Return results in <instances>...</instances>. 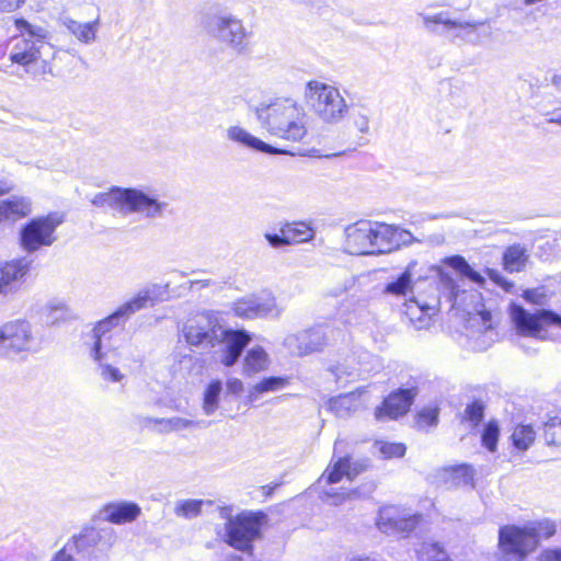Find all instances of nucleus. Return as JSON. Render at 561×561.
<instances>
[{
    "mask_svg": "<svg viewBox=\"0 0 561 561\" xmlns=\"http://www.w3.org/2000/svg\"><path fill=\"white\" fill-rule=\"evenodd\" d=\"M330 327L319 324L297 333L288 334L283 342L284 347L293 356H307L312 353L322 352L329 342Z\"/></svg>",
    "mask_w": 561,
    "mask_h": 561,
    "instance_id": "4468645a",
    "label": "nucleus"
},
{
    "mask_svg": "<svg viewBox=\"0 0 561 561\" xmlns=\"http://www.w3.org/2000/svg\"><path fill=\"white\" fill-rule=\"evenodd\" d=\"M420 515L399 516L394 507L382 508L377 519L380 531L387 535L408 536L420 522Z\"/></svg>",
    "mask_w": 561,
    "mask_h": 561,
    "instance_id": "6ab92c4d",
    "label": "nucleus"
},
{
    "mask_svg": "<svg viewBox=\"0 0 561 561\" xmlns=\"http://www.w3.org/2000/svg\"><path fill=\"white\" fill-rule=\"evenodd\" d=\"M369 359H374V356L367 351H362L357 360L352 357L351 359H346L343 364L330 367V371L335 376L336 381L348 382L360 377L362 374L371 370V367L368 366Z\"/></svg>",
    "mask_w": 561,
    "mask_h": 561,
    "instance_id": "b1692460",
    "label": "nucleus"
},
{
    "mask_svg": "<svg viewBox=\"0 0 561 561\" xmlns=\"http://www.w3.org/2000/svg\"><path fill=\"white\" fill-rule=\"evenodd\" d=\"M227 136L231 141L242 145L243 147L267 153V154H279L286 153V150L278 149L260 138L251 135L249 131L239 126H231L227 130Z\"/></svg>",
    "mask_w": 561,
    "mask_h": 561,
    "instance_id": "393cba45",
    "label": "nucleus"
},
{
    "mask_svg": "<svg viewBox=\"0 0 561 561\" xmlns=\"http://www.w3.org/2000/svg\"><path fill=\"white\" fill-rule=\"evenodd\" d=\"M417 394L416 387L399 388L392 391L382 402V405L377 408L375 416L379 421L386 419H397L405 414Z\"/></svg>",
    "mask_w": 561,
    "mask_h": 561,
    "instance_id": "f3484780",
    "label": "nucleus"
},
{
    "mask_svg": "<svg viewBox=\"0 0 561 561\" xmlns=\"http://www.w3.org/2000/svg\"><path fill=\"white\" fill-rule=\"evenodd\" d=\"M561 431V423H557L556 420H550L543 425V438L547 445L560 446L561 440L559 439V432Z\"/></svg>",
    "mask_w": 561,
    "mask_h": 561,
    "instance_id": "8fccbe9b",
    "label": "nucleus"
},
{
    "mask_svg": "<svg viewBox=\"0 0 561 561\" xmlns=\"http://www.w3.org/2000/svg\"><path fill=\"white\" fill-rule=\"evenodd\" d=\"M404 306V313L415 329L421 330L430 324L431 317L434 313L433 307L426 304L421 305L415 298L409 299Z\"/></svg>",
    "mask_w": 561,
    "mask_h": 561,
    "instance_id": "2f4dec72",
    "label": "nucleus"
},
{
    "mask_svg": "<svg viewBox=\"0 0 561 561\" xmlns=\"http://www.w3.org/2000/svg\"><path fill=\"white\" fill-rule=\"evenodd\" d=\"M486 273L496 285L501 286L507 291L514 286L513 283L507 280L499 271L486 268Z\"/></svg>",
    "mask_w": 561,
    "mask_h": 561,
    "instance_id": "13d9d810",
    "label": "nucleus"
},
{
    "mask_svg": "<svg viewBox=\"0 0 561 561\" xmlns=\"http://www.w3.org/2000/svg\"><path fill=\"white\" fill-rule=\"evenodd\" d=\"M169 204L147 187H124L122 215L139 214L146 219L161 218Z\"/></svg>",
    "mask_w": 561,
    "mask_h": 561,
    "instance_id": "f8f14e48",
    "label": "nucleus"
},
{
    "mask_svg": "<svg viewBox=\"0 0 561 561\" xmlns=\"http://www.w3.org/2000/svg\"><path fill=\"white\" fill-rule=\"evenodd\" d=\"M354 285L352 278H345L342 284L329 289L328 294L332 297H339L346 293Z\"/></svg>",
    "mask_w": 561,
    "mask_h": 561,
    "instance_id": "052dcab7",
    "label": "nucleus"
},
{
    "mask_svg": "<svg viewBox=\"0 0 561 561\" xmlns=\"http://www.w3.org/2000/svg\"><path fill=\"white\" fill-rule=\"evenodd\" d=\"M211 503V501L197 499L180 500L175 503L173 512L178 517L192 519L202 514L204 504L210 505Z\"/></svg>",
    "mask_w": 561,
    "mask_h": 561,
    "instance_id": "4c0bfd02",
    "label": "nucleus"
},
{
    "mask_svg": "<svg viewBox=\"0 0 561 561\" xmlns=\"http://www.w3.org/2000/svg\"><path fill=\"white\" fill-rule=\"evenodd\" d=\"M169 297V284H150L140 289L134 297L118 306L111 314L96 323L93 329V344L91 356L98 363L99 375L105 381L119 382L124 374L112 364L111 345L108 333L114 329L124 325L133 314L153 306L156 302L164 301Z\"/></svg>",
    "mask_w": 561,
    "mask_h": 561,
    "instance_id": "f257e3e1",
    "label": "nucleus"
},
{
    "mask_svg": "<svg viewBox=\"0 0 561 561\" xmlns=\"http://www.w3.org/2000/svg\"><path fill=\"white\" fill-rule=\"evenodd\" d=\"M268 356L262 346H254L247 352L244 357V373L252 375L267 367Z\"/></svg>",
    "mask_w": 561,
    "mask_h": 561,
    "instance_id": "e433bc0d",
    "label": "nucleus"
},
{
    "mask_svg": "<svg viewBox=\"0 0 561 561\" xmlns=\"http://www.w3.org/2000/svg\"><path fill=\"white\" fill-rule=\"evenodd\" d=\"M182 332L190 345L214 347L224 334V328L217 317L207 311L187 320Z\"/></svg>",
    "mask_w": 561,
    "mask_h": 561,
    "instance_id": "ddd939ff",
    "label": "nucleus"
},
{
    "mask_svg": "<svg viewBox=\"0 0 561 561\" xmlns=\"http://www.w3.org/2000/svg\"><path fill=\"white\" fill-rule=\"evenodd\" d=\"M369 466V460L366 458L353 459L351 456L340 457L324 471L322 479H325L329 484L337 483L343 477L352 481L358 474L365 472Z\"/></svg>",
    "mask_w": 561,
    "mask_h": 561,
    "instance_id": "aec40b11",
    "label": "nucleus"
},
{
    "mask_svg": "<svg viewBox=\"0 0 561 561\" xmlns=\"http://www.w3.org/2000/svg\"><path fill=\"white\" fill-rule=\"evenodd\" d=\"M479 25H483V23L482 22H474V23L468 22L466 25L465 38L462 42L470 43L473 45L479 44L480 43V33L477 30V27Z\"/></svg>",
    "mask_w": 561,
    "mask_h": 561,
    "instance_id": "4d7b16f0",
    "label": "nucleus"
},
{
    "mask_svg": "<svg viewBox=\"0 0 561 561\" xmlns=\"http://www.w3.org/2000/svg\"><path fill=\"white\" fill-rule=\"evenodd\" d=\"M415 241L413 234L405 229H401L396 226V233L393 238V250L398 249L401 245H410Z\"/></svg>",
    "mask_w": 561,
    "mask_h": 561,
    "instance_id": "5fc2aeb1",
    "label": "nucleus"
},
{
    "mask_svg": "<svg viewBox=\"0 0 561 561\" xmlns=\"http://www.w3.org/2000/svg\"><path fill=\"white\" fill-rule=\"evenodd\" d=\"M467 23L468 22L451 20L444 12L424 16V24L428 28H432L436 32H442L453 41H456L459 37V32L466 31Z\"/></svg>",
    "mask_w": 561,
    "mask_h": 561,
    "instance_id": "cd10ccee",
    "label": "nucleus"
},
{
    "mask_svg": "<svg viewBox=\"0 0 561 561\" xmlns=\"http://www.w3.org/2000/svg\"><path fill=\"white\" fill-rule=\"evenodd\" d=\"M374 446L385 459L401 458L407 451V447L402 443L376 440Z\"/></svg>",
    "mask_w": 561,
    "mask_h": 561,
    "instance_id": "c03bdc74",
    "label": "nucleus"
},
{
    "mask_svg": "<svg viewBox=\"0 0 561 561\" xmlns=\"http://www.w3.org/2000/svg\"><path fill=\"white\" fill-rule=\"evenodd\" d=\"M394 233L396 226L375 221L373 234V255L389 253L393 251Z\"/></svg>",
    "mask_w": 561,
    "mask_h": 561,
    "instance_id": "c756f323",
    "label": "nucleus"
},
{
    "mask_svg": "<svg viewBox=\"0 0 561 561\" xmlns=\"http://www.w3.org/2000/svg\"><path fill=\"white\" fill-rule=\"evenodd\" d=\"M287 377L270 376L263 378L260 382L249 390L248 400L254 402L261 393L277 391L288 385Z\"/></svg>",
    "mask_w": 561,
    "mask_h": 561,
    "instance_id": "c9c22d12",
    "label": "nucleus"
},
{
    "mask_svg": "<svg viewBox=\"0 0 561 561\" xmlns=\"http://www.w3.org/2000/svg\"><path fill=\"white\" fill-rule=\"evenodd\" d=\"M41 343L33 334L32 324L23 319L8 321L0 327V357L20 353H37Z\"/></svg>",
    "mask_w": 561,
    "mask_h": 561,
    "instance_id": "1a4fd4ad",
    "label": "nucleus"
},
{
    "mask_svg": "<svg viewBox=\"0 0 561 561\" xmlns=\"http://www.w3.org/2000/svg\"><path fill=\"white\" fill-rule=\"evenodd\" d=\"M512 321L524 335L537 336L545 325H554L561 329V316L548 309H540L531 313L517 304L510 307Z\"/></svg>",
    "mask_w": 561,
    "mask_h": 561,
    "instance_id": "2eb2a0df",
    "label": "nucleus"
},
{
    "mask_svg": "<svg viewBox=\"0 0 561 561\" xmlns=\"http://www.w3.org/2000/svg\"><path fill=\"white\" fill-rule=\"evenodd\" d=\"M286 229L289 243H300L312 238L313 231L304 222L287 225Z\"/></svg>",
    "mask_w": 561,
    "mask_h": 561,
    "instance_id": "a18cd8bd",
    "label": "nucleus"
},
{
    "mask_svg": "<svg viewBox=\"0 0 561 561\" xmlns=\"http://www.w3.org/2000/svg\"><path fill=\"white\" fill-rule=\"evenodd\" d=\"M539 545V534L533 527L505 525L499 529L501 561H526Z\"/></svg>",
    "mask_w": 561,
    "mask_h": 561,
    "instance_id": "423d86ee",
    "label": "nucleus"
},
{
    "mask_svg": "<svg viewBox=\"0 0 561 561\" xmlns=\"http://www.w3.org/2000/svg\"><path fill=\"white\" fill-rule=\"evenodd\" d=\"M32 213V203L24 196H11L0 201V222L16 221Z\"/></svg>",
    "mask_w": 561,
    "mask_h": 561,
    "instance_id": "bb28decb",
    "label": "nucleus"
},
{
    "mask_svg": "<svg viewBox=\"0 0 561 561\" xmlns=\"http://www.w3.org/2000/svg\"><path fill=\"white\" fill-rule=\"evenodd\" d=\"M213 285H216V282L213 280V279H195V280H190V289H202V288H207V287H210Z\"/></svg>",
    "mask_w": 561,
    "mask_h": 561,
    "instance_id": "69168bd1",
    "label": "nucleus"
},
{
    "mask_svg": "<svg viewBox=\"0 0 561 561\" xmlns=\"http://www.w3.org/2000/svg\"><path fill=\"white\" fill-rule=\"evenodd\" d=\"M547 115L549 116L547 119L549 123L561 125V108H556Z\"/></svg>",
    "mask_w": 561,
    "mask_h": 561,
    "instance_id": "774afa93",
    "label": "nucleus"
},
{
    "mask_svg": "<svg viewBox=\"0 0 561 561\" xmlns=\"http://www.w3.org/2000/svg\"><path fill=\"white\" fill-rule=\"evenodd\" d=\"M62 25L81 43L90 45L96 38V32L100 24L99 19L81 23L71 18L65 16Z\"/></svg>",
    "mask_w": 561,
    "mask_h": 561,
    "instance_id": "c85d7f7f",
    "label": "nucleus"
},
{
    "mask_svg": "<svg viewBox=\"0 0 561 561\" xmlns=\"http://www.w3.org/2000/svg\"><path fill=\"white\" fill-rule=\"evenodd\" d=\"M375 489L376 484L373 481H370L363 484L359 488L352 489L348 492L339 494V496H342V499L366 497L369 496L375 491Z\"/></svg>",
    "mask_w": 561,
    "mask_h": 561,
    "instance_id": "864d4df0",
    "label": "nucleus"
},
{
    "mask_svg": "<svg viewBox=\"0 0 561 561\" xmlns=\"http://www.w3.org/2000/svg\"><path fill=\"white\" fill-rule=\"evenodd\" d=\"M540 561H561V549L543 551L540 556Z\"/></svg>",
    "mask_w": 561,
    "mask_h": 561,
    "instance_id": "0e129e2a",
    "label": "nucleus"
},
{
    "mask_svg": "<svg viewBox=\"0 0 561 561\" xmlns=\"http://www.w3.org/2000/svg\"><path fill=\"white\" fill-rule=\"evenodd\" d=\"M233 313L243 319H254L263 317H278L280 309L272 296L245 297L233 304Z\"/></svg>",
    "mask_w": 561,
    "mask_h": 561,
    "instance_id": "dca6fc26",
    "label": "nucleus"
},
{
    "mask_svg": "<svg viewBox=\"0 0 561 561\" xmlns=\"http://www.w3.org/2000/svg\"><path fill=\"white\" fill-rule=\"evenodd\" d=\"M484 411L485 405L483 401L476 399L466 407L463 420L470 422L476 427L483 420Z\"/></svg>",
    "mask_w": 561,
    "mask_h": 561,
    "instance_id": "de8ad7c7",
    "label": "nucleus"
},
{
    "mask_svg": "<svg viewBox=\"0 0 561 561\" xmlns=\"http://www.w3.org/2000/svg\"><path fill=\"white\" fill-rule=\"evenodd\" d=\"M72 551H75L72 543L68 541L65 547L54 556L51 561H76L71 553Z\"/></svg>",
    "mask_w": 561,
    "mask_h": 561,
    "instance_id": "bf43d9fd",
    "label": "nucleus"
},
{
    "mask_svg": "<svg viewBox=\"0 0 561 561\" xmlns=\"http://www.w3.org/2000/svg\"><path fill=\"white\" fill-rule=\"evenodd\" d=\"M103 513L106 520L121 525L136 520L141 514V508L135 502L121 501L106 504Z\"/></svg>",
    "mask_w": 561,
    "mask_h": 561,
    "instance_id": "a878e982",
    "label": "nucleus"
},
{
    "mask_svg": "<svg viewBox=\"0 0 561 561\" xmlns=\"http://www.w3.org/2000/svg\"><path fill=\"white\" fill-rule=\"evenodd\" d=\"M220 517L226 519L224 542L242 552V556H231L230 561H261L254 554V542L263 537L267 515L261 511H243L232 516L228 507H222Z\"/></svg>",
    "mask_w": 561,
    "mask_h": 561,
    "instance_id": "f03ea898",
    "label": "nucleus"
},
{
    "mask_svg": "<svg viewBox=\"0 0 561 561\" xmlns=\"http://www.w3.org/2000/svg\"><path fill=\"white\" fill-rule=\"evenodd\" d=\"M414 266L415 263L409 264L402 273L386 285L383 293L394 297H407L409 294H412V271Z\"/></svg>",
    "mask_w": 561,
    "mask_h": 561,
    "instance_id": "72a5a7b5",
    "label": "nucleus"
},
{
    "mask_svg": "<svg viewBox=\"0 0 561 561\" xmlns=\"http://www.w3.org/2000/svg\"><path fill=\"white\" fill-rule=\"evenodd\" d=\"M500 436V426L496 421H489L481 433L482 445L491 453H494L497 448V442Z\"/></svg>",
    "mask_w": 561,
    "mask_h": 561,
    "instance_id": "37998d69",
    "label": "nucleus"
},
{
    "mask_svg": "<svg viewBox=\"0 0 561 561\" xmlns=\"http://www.w3.org/2000/svg\"><path fill=\"white\" fill-rule=\"evenodd\" d=\"M140 425L145 427H152L158 433L167 434L171 432H180L191 427L206 428L211 422L205 420H188L180 416L169 419H156V417H141Z\"/></svg>",
    "mask_w": 561,
    "mask_h": 561,
    "instance_id": "5701e85b",
    "label": "nucleus"
},
{
    "mask_svg": "<svg viewBox=\"0 0 561 561\" xmlns=\"http://www.w3.org/2000/svg\"><path fill=\"white\" fill-rule=\"evenodd\" d=\"M123 194L124 187L114 185L106 192H100L93 195L90 198V203L95 207H108L122 214Z\"/></svg>",
    "mask_w": 561,
    "mask_h": 561,
    "instance_id": "f704fd0d",
    "label": "nucleus"
},
{
    "mask_svg": "<svg viewBox=\"0 0 561 561\" xmlns=\"http://www.w3.org/2000/svg\"><path fill=\"white\" fill-rule=\"evenodd\" d=\"M439 417V408L438 407H425L423 408L416 416V425L420 430H425L427 427L436 426Z\"/></svg>",
    "mask_w": 561,
    "mask_h": 561,
    "instance_id": "49530a36",
    "label": "nucleus"
},
{
    "mask_svg": "<svg viewBox=\"0 0 561 561\" xmlns=\"http://www.w3.org/2000/svg\"><path fill=\"white\" fill-rule=\"evenodd\" d=\"M30 266L31 261L25 257L3 263L0 266V294L9 295L16 291Z\"/></svg>",
    "mask_w": 561,
    "mask_h": 561,
    "instance_id": "4be33fe9",
    "label": "nucleus"
},
{
    "mask_svg": "<svg viewBox=\"0 0 561 561\" xmlns=\"http://www.w3.org/2000/svg\"><path fill=\"white\" fill-rule=\"evenodd\" d=\"M444 263L453 268L462 279H468L469 282L477 284L478 286H483L485 283L484 277L480 272L476 271L463 256L461 255H451L447 256L444 260Z\"/></svg>",
    "mask_w": 561,
    "mask_h": 561,
    "instance_id": "473e14b6",
    "label": "nucleus"
},
{
    "mask_svg": "<svg viewBox=\"0 0 561 561\" xmlns=\"http://www.w3.org/2000/svg\"><path fill=\"white\" fill-rule=\"evenodd\" d=\"M438 289L440 296L450 304L451 308L462 309L469 314L474 312L473 320L477 319L481 322L484 332L493 328L491 311L486 310L481 304L480 293L471 291L468 294L467 290H460L453 275L443 270L438 272Z\"/></svg>",
    "mask_w": 561,
    "mask_h": 561,
    "instance_id": "20e7f679",
    "label": "nucleus"
},
{
    "mask_svg": "<svg viewBox=\"0 0 561 561\" xmlns=\"http://www.w3.org/2000/svg\"><path fill=\"white\" fill-rule=\"evenodd\" d=\"M454 479L457 484L473 488V469L469 465H461L454 470Z\"/></svg>",
    "mask_w": 561,
    "mask_h": 561,
    "instance_id": "3c124183",
    "label": "nucleus"
},
{
    "mask_svg": "<svg viewBox=\"0 0 561 561\" xmlns=\"http://www.w3.org/2000/svg\"><path fill=\"white\" fill-rule=\"evenodd\" d=\"M529 254L526 248L519 243L507 247L503 253V266L508 273H519L526 268Z\"/></svg>",
    "mask_w": 561,
    "mask_h": 561,
    "instance_id": "7c9ffc66",
    "label": "nucleus"
},
{
    "mask_svg": "<svg viewBox=\"0 0 561 561\" xmlns=\"http://www.w3.org/2000/svg\"><path fill=\"white\" fill-rule=\"evenodd\" d=\"M24 0H0V12H13L20 8Z\"/></svg>",
    "mask_w": 561,
    "mask_h": 561,
    "instance_id": "680f3d73",
    "label": "nucleus"
},
{
    "mask_svg": "<svg viewBox=\"0 0 561 561\" xmlns=\"http://www.w3.org/2000/svg\"><path fill=\"white\" fill-rule=\"evenodd\" d=\"M14 25L21 33L22 38L14 44L10 60L28 67L41 58L42 49L48 46V31L30 23L23 18L15 19Z\"/></svg>",
    "mask_w": 561,
    "mask_h": 561,
    "instance_id": "0eeeda50",
    "label": "nucleus"
},
{
    "mask_svg": "<svg viewBox=\"0 0 561 561\" xmlns=\"http://www.w3.org/2000/svg\"><path fill=\"white\" fill-rule=\"evenodd\" d=\"M257 119L274 136L299 141L307 134L304 107L290 98H279L255 110Z\"/></svg>",
    "mask_w": 561,
    "mask_h": 561,
    "instance_id": "7ed1b4c3",
    "label": "nucleus"
},
{
    "mask_svg": "<svg viewBox=\"0 0 561 561\" xmlns=\"http://www.w3.org/2000/svg\"><path fill=\"white\" fill-rule=\"evenodd\" d=\"M287 237L288 236L286 233L285 228H283L280 230V233H272V232L265 233L266 241L273 248H282L284 245L290 244Z\"/></svg>",
    "mask_w": 561,
    "mask_h": 561,
    "instance_id": "6e6d98bb",
    "label": "nucleus"
},
{
    "mask_svg": "<svg viewBox=\"0 0 561 561\" xmlns=\"http://www.w3.org/2000/svg\"><path fill=\"white\" fill-rule=\"evenodd\" d=\"M419 561H453L437 542H425L417 551Z\"/></svg>",
    "mask_w": 561,
    "mask_h": 561,
    "instance_id": "ea45409f",
    "label": "nucleus"
},
{
    "mask_svg": "<svg viewBox=\"0 0 561 561\" xmlns=\"http://www.w3.org/2000/svg\"><path fill=\"white\" fill-rule=\"evenodd\" d=\"M208 33L238 54L248 49V33L241 22L231 14H214L206 22Z\"/></svg>",
    "mask_w": 561,
    "mask_h": 561,
    "instance_id": "9d476101",
    "label": "nucleus"
},
{
    "mask_svg": "<svg viewBox=\"0 0 561 561\" xmlns=\"http://www.w3.org/2000/svg\"><path fill=\"white\" fill-rule=\"evenodd\" d=\"M75 551L88 561L107 556L116 541L115 530L108 528H85L79 535L72 536L69 540Z\"/></svg>",
    "mask_w": 561,
    "mask_h": 561,
    "instance_id": "9b49d317",
    "label": "nucleus"
},
{
    "mask_svg": "<svg viewBox=\"0 0 561 561\" xmlns=\"http://www.w3.org/2000/svg\"><path fill=\"white\" fill-rule=\"evenodd\" d=\"M374 222L357 221L345 229L346 247L352 254L373 255Z\"/></svg>",
    "mask_w": 561,
    "mask_h": 561,
    "instance_id": "a211bd4d",
    "label": "nucleus"
},
{
    "mask_svg": "<svg viewBox=\"0 0 561 561\" xmlns=\"http://www.w3.org/2000/svg\"><path fill=\"white\" fill-rule=\"evenodd\" d=\"M45 312H47V321L50 324H56L68 317L69 310L61 301H49L45 307Z\"/></svg>",
    "mask_w": 561,
    "mask_h": 561,
    "instance_id": "09e8293b",
    "label": "nucleus"
},
{
    "mask_svg": "<svg viewBox=\"0 0 561 561\" xmlns=\"http://www.w3.org/2000/svg\"><path fill=\"white\" fill-rule=\"evenodd\" d=\"M64 216L49 213L30 219L19 230L20 247L27 253H34L56 241V229L62 224Z\"/></svg>",
    "mask_w": 561,
    "mask_h": 561,
    "instance_id": "6e6552de",
    "label": "nucleus"
},
{
    "mask_svg": "<svg viewBox=\"0 0 561 561\" xmlns=\"http://www.w3.org/2000/svg\"><path fill=\"white\" fill-rule=\"evenodd\" d=\"M222 391V382L219 379L211 380L204 391L203 411L211 415L218 408L219 397Z\"/></svg>",
    "mask_w": 561,
    "mask_h": 561,
    "instance_id": "58836bf2",
    "label": "nucleus"
},
{
    "mask_svg": "<svg viewBox=\"0 0 561 561\" xmlns=\"http://www.w3.org/2000/svg\"><path fill=\"white\" fill-rule=\"evenodd\" d=\"M305 95L313 112L324 123L337 124L348 112L346 101L333 85L309 81Z\"/></svg>",
    "mask_w": 561,
    "mask_h": 561,
    "instance_id": "39448f33",
    "label": "nucleus"
},
{
    "mask_svg": "<svg viewBox=\"0 0 561 561\" xmlns=\"http://www.w3.org/2000/svg\"><path fill=\"white\" fill-rule=\"evenodd\" d=\"M251 341L249 332L245 330L225 329L217 343H225L222 354V364L227 367L233 366L240 358L244 348Z\"/></svg>",
    "mask_w": 561,
    "mask_h": 561,
    "instance_id": "412c9836",
    "label": "nucleus"
},
{
    "mask_svg": "<svg viewBox=\"0 0 561 561\" xmlns=\"http://www.w3.org/2000/svg\"><path fill=\"white\" fill-rule=\"evenodd\" d=\"M329 407L337 416L343 417L351 410V399L346 396L336 397L330 400Z\"/></svg>",
    "mask_w": 561,
    "mask_h": 561,
    "instance_id": "603ef678",
    "label": "nucleus"
},
{
    "mask_svg": "<svg viewBox=\"0 0 561 561\" xmlns=\"http://www.w3.org/2000/svg\"><path fill=\"white\" fill-rule=\"evenodd\" d=\"M227 390L231 394H238L243 390V382L238 378H230L227 381Z\"/></svg>",
    "mask_w": 561,
    "mask_h": 561,
    "instance_id": "e2e57ef3",
    "label": "nucleus"
},
{
    "mask_svg": "<svg viewBox=\"0 0 561 561\" xmlns=\"http://www.w3.org/2000/svg\"><path fill=\"white\" fill-rule=\"evenodd\" d=\"M524 297L526 300L539 305L541 304L542 295L538 291V289H528L525 291Z\"/></svg>",
    "mask_w": 561,
    "mask_h": 561,
    "instance_id": "338daca9",
    "label": "nucleus"
},
{
    "mask_svg": "<svg viewBox=\"0 0 561 561\" xmlns=\"http://www.w3.org/2000/svg\"><path fill=\"white\" fill-rule=\"evenodd\" d=\"M536 433L531 425H518L512 434L513 445L519 450H527L534 443Z\"/></svg>",
    "mask_w": 561,
    "mask_h": 561,
    "instance_id": "a19ab883",
    "label": "nucleus"
},
{
    "mask_svg": "<svg viewBox=\"0 0 561 561\" xmlns=\"http://www.w3.org/2000/svg\"><path fill=\"white\" fill-rule=\"evenodd\" d=\"M348 111H351V119L358 131L362 134L369 133L371 110L365 105H352L348 106Z\"/></svg>",
    "mask_w": 561,
    "mask_h": 561,
    "instance_id": "79ce46f5",
    "label": "nucleus"
}]
</instances>
